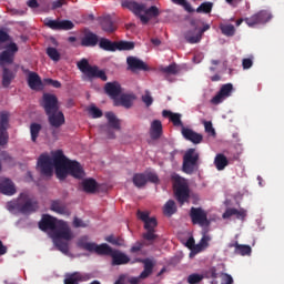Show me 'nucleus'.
I'll return each mask as SVG.
<instances>
[{
	"instance_id": "f257e3e1",
	"label": "nucleus",
	"mask_w": 284,
	"mask_h": 284,
	"mask_svg": "<svg viewBox=\"0 0 284 284\" xmlns=\"http://www.w3.org/2000/svg\"><path fill=\"white\" fill-rule=\"evenodd\" d=\"M53 163L57 179L60 181H65L68 175L73 176V179H83L85 176V171L81 163L68 159L61 150L53 153Z\"/></svg>"
},
{
	"instance_id": "f03ea898",
	"label": "nucleus",
	"mask_w": 284,
	"mask_h": 284,
	"mask_svg": "<svg viewBox=\"0 0 284 284\" xmlns=\"http://www.w3.org/2000/svg\"><path fill=\"white\" fill-rule=\"evenodd\" d=\"M121 7L133 12L135 17H139L142 23H150V19H156L161 14L159 7L152 6L149 9L145 8V4L134 2L132 0H122Z\"/></svg>"
},
{
	"instance_id": "7ed1b4c3",
	"label": "nucleus",
	"mask_w": 284,
	"mask_h": 284,
	"mask_svg": "<svg viewBox=\"0 0 284 284\" xmlns=\"http://www.w3.org/2000/svg\"><path fill=\"white\" fill-rule=\"evenodd\" d=\"M8 210H16L20 214H32L39 210V202L32 200L27 193H21L14 201L8 203Z\"/></svg>"
},
{
	"instance_id": "20e7f679",
	"label": "nucleus",
	"mask_w": 284,
	"mask_h": 284,
	"mask_svg": "<svg viewBox=\"0 0 284 284\" xmlns=\"http://www.w3.org/2000/svg\"><path fill=\"white\" fill-rule=\"evenodd\" d=\"M138 219L144 222V230H146V232L142 234V239L148 241L150 245H153L154 241L159 239V235L156 234V227L159 226L156 217H150V213L139 210Z\"/></svg>"
},
{
	"instance_id": "39448f33",
	"label": "nucleus",
	"mask_w": 284,
	"mask_h": 284,
	"mask_svg": "<svg viewBox=\"0 0 284 284\" xmlns=\"http://www.w3.org/2000/svg\"><path fill=\"white\" fill-rule=\"evenodd\" d=\"M173 190L175 200L180 205H185L190 203V184L187 181L180 175L173 176Z\"/></svg>"
},
{
	"instance_id": "423d86ee",
	"label": "nucleus",
	"mask_w": 284,
	"mask_h": 284,
	"mask_svg": "<svg viewBox=\"0 0 284 284\" xmlns=\"http://www.w3.org/2000/svg\"><path fill=\"white\" fill-rule=\"evenodd\" d=\"M77 68L82 74H85L88 79H101V81H108L105 71L100 70L97 65H90V62L85 58L77 62Z\"/></svg>"
},
{
	"instance_id": "0eeeda50",
	"label": "nucleus",
	"mask_w": 284,
	"mask_h": 284,
	"mask_svg": "<svg viewBox=\"0 0 284 284\" xmlns=\"http://www.w3.org/2000/svg\"><path fill=\"white\" fill-rule=\"evenodd\" d=\"M201 154L196 149H187L183 155L182 170L185 174H194L199 170Z\"/></svg>"
},
{
	"instance_id": "6e6552de",
	"label": "nucleus",
	"mask_w": 284,
	"mask_h": 284,
	"mask_svg": "<svg viewBox=\"0 0 284 284\" xmlns=\"http://www.w3.org/2000/svg\"><path fill=\"white\" fill-rule=\"evenodd\" d=\"M104 116L108 124L100 125V132L101 134H105L106 139H115L114 130H121V120L112 111L106 112Z\"/></svg>"
},
{
	"instance_id": "1a4fd4ad",
	"label": "nucleus",
	"mask_w": 284,
	"mask_h": 284,
	"mask_svg": "<svg viewBox=\"0 0 284 284\" xmlns=\"http://www.w3.org/2000/svg\"><path fill=\"white\" fill-rule=\"evenodd\" d=\"M78 247L87 252H94L98 256H112V252L114 251V248L105 243L99 245L94 242H84L83 239L78 241Z\"/></svg>"
},
{
	"instance_id": "9d476101",
	"label": "nucleus",
	"mask_w": 284,
	"mask_h": 284,
	"mask_svg": "<svg viewBox=\"0 0 284 284\" xmlns=\"http://www.w3.org/2000/svg\"><path fill=\"white\" fill-rule=\"evenodd\" d=\"M189 216L193 225H200V227H203V230L210 227L211 225L210 219H207V211H205L203 207L192 206Z\"/></svg>"
},
{
	"instance_id": "9b49d317",
	"label": "nucleus",
	"mask_w": 284,
	"mask_h": 284,
	"mask_svg": "<svg viewBox=\"0 0 284 284\" xmlns=\"http://www.w3.org/2000/svg\"><path fill=\"white\" fill-rule=\"evenodd\" d=\"M42 108L45 114L51 112H59V99L52 93H44L42 97Z\"/></svg>"
},
{
	"instance_id": "f8f14e48",
	"label": "nucleus",
	"mask_w": 284,
	"mask_h": 284,
	"mask_svg": "<svg viewBox=\"0 0 284 284\" xmlns=\"http://www.w3.org/2000/svg\"><path fill=\"white\" fill-rule=\"evenodd\" d=\"M9 125H10V113L8 111L0 112V145L8 144Z\"/></svg>"
},
{
	"instance_id": "ddd939ff",
	"label": "nucleus",
	"mask_w": 284,
	"mask_h": 284,
	"mask_svg": "<svg viewBox=\"0 0 284 284\" xmlns=\"http://www.w3.org/2000/svg\"><path fill=\"white\" fill-rule=\"evenodd\" d=\"M45 28H50V30H72L74 29V22L70 20H52L50 18H45L43 21Z\"/></svg>"
},
{
	"instance_id": "4468645a",
	"label": "nucleus",
	"mask_w": 284,
	"mask_h": 284,
	"mask_svg": "<svg viewBox=\"0 0 284 284\" xmlns=\"http://www.w3.org/2000/svg\"><path fill=\"white\" fill-rule=\"evenodd\" d=\"M38 168H40V172L43 176H52L54 158L52 159L50 155L41 154L38 159Z\"/></svg>"
},
{
	"instance_id": "2eb2a0df",
	"label": "nucleus",
	"mask_w": 284,
	"mask_h": 284,
	"mask_svg": "<svg viewBox=\"0 0 284 284\" xmlns=\"http://www.w3.org/2000/svg\"><path fill=\"white\" fill-rule=\"evenodd\" d=\"M141 263L144 265V270L141 272V274L138 277H131L130 283L131 284H139L140 281H145L152 272H154V262L150 258L141 260Z\"/></svg>"
},
{
	"instance_id": "dca6fc26",
	"label": "nucleus",
	"mask_w": 284,
	"mask_h": 284,
	"mask_svg": "<svg viewBox=\"0 0 284 284\" xmlns=\"http://www.w3.org/2000/svg\"><path fill=\"white\" fill-rule=\"evenodd\" d=\"M232 90H234V85H232V83L223 84L216 95L212 98L211 103H213V105L223 103V99H227V97L232 94Z\"/></svg>"
},
{
	"instance_id": "f3484780",
	"label": "nucleus",
	"mask_w": 284,
	"mask_h": 284,
	"mask_svg": "<svg viewBox=\"0 0 284 284\" xmlns=\"http://www.w3.org/2000/svg\"><path fill=\"white\" fill-rule=\"evenodd\" d=\"M191 26L194 28L193 30H189L184 33V39L186 41V43H201V39H203V37L201 36V33L199 32V29L196 28V20H191Z\"/></svg>"
},
{
	"instance_id": "a211bd4d",
	"label": "nucleus",
	"mask_w": 284,
	"mask_h": 284,
	"mask_svg": "<svg viewBox=\"0 0 284 284\" xmlns=\"http://www.w3.org/2000/svg\"><path fill=\"white\" fill-rule=\"evenodd\" d=\"M182 136L186 141H191V143H194V145H199V143H203V134L196 133L194 130L182 126Z\"/></svg>"
},
{
	"instance_id": "6ab92c4d",
	"label": "nucleus",
	"mask_w": 284,
	"mask_h": 284,
	"mask_svg": "<svg viewBox=\"0 0 284 284\" xmlns=\"http://www.w3.org/2000/svg\"><path fill=\"white\" fill-rule=\"evenodd\" d=\"M126 63L129 67V70H140L142 72H148L150 70V67L143 62V60L136 58V57H129L126 58Z\"/></svg>"
},
{
	"instance_id": "aec40b11",
	"label": "nucleus",
	"mask_w": 284,
	"mask_h": 284,
	"mask_svg": "<svg viewBox=\"0 0 284 284\" xmlns=\"http://www.w3.org/2000/svg\"><path fill=\"white\" fill-rule=\"evenodd\" d=\"M38 225L42 232H48V230L54 231L57 230V220L52 215L44 214Z\"/></svg>"
},
{
	"instance_id": "412c9836",
	"label": "nucleus",
	"mask_w": 284,
	"mask_h": 284,
	"mask_svg": "<svg viewBox=\"0 0 284 284\" xmlns=\"http://www.w3.org/2000/svg\"><path fill=\"white\" fill-rule=\"evenodd\" d=\"M49 123L52 128H61L65 123V115H63V112L57 111L47 113Z\"/></svg>"
},
{
	"instance_id": "4be33fe9",
	"label": "nucleus",
	"mask_w": 284,
	"mask_h": 284,
	"mask_svg": "<svg viewBox=\"0 0 284 284\" xmlns=\"http://www.w3.org/2000/svg\"><path fill=\"white\" fill-rule=\"evenodd\" d=\"M72 241V231L68 225H62L53 233V241Z\"/></svg>"
},
{
	"instance_id": "5701e85b",
	"label": "nucleus",
	"mask_w": 284,
	"mask_h": 284,
	"mask_svg": "<svg viewBox=\"0 0 284 284\" xmlns=\"http://www.w3.org/2000/svg\"><path fill=\"white\" fill-rule=\"evenodd\" d=\"M23 72H29L28 75V85L31 90H42L43 82L41 81V77L37 72H30L29 70L22 69Z\"/></svg>"
},
{
	"instance_id": "b1692460",
	"label": "nucleus",
	"mask_w": 284,
	"mask_h": 284,
	"mask_svg": "<svg viewBox=\"0 0 284 284\" xmlns=\"http://www.w3.org/2000/svg\"><path fill=\"white\" fill-rule=\"evenodd\" d=\"M0 194H4V196H14V194H17L14 182L10 179L2 180L0 182Z\"/></svg>"
},
{
	"instance_id": "393cba45",
	"label": "nucleus",
	"mask_w": 284,
	"mask_h": 284,
	"mask_svg": "<svg viewBox=\"0 0 284 284\" xmlns=\"http://www.w3.org/2000/svg\"><path fill=\"white\" fill-rule=\"evenodd\" d=\"M104 92L108 97L116 101V98L121 97V84L119 82H108L104 85Z\"/></svg>"
},
{
	"instance_id": "a878e982",
	"label": "nucleus",
	"mask_w": 284,
	"mask_h": 284,
	"mask_svg": "<svg viewBox=\"0 0 284 284\" xmlns=\"http://www.w3.org/2000/svg\"><path fill=\"white\" fill-rule=\"evenodd\" d=\"M229 247H234V254H237L239 256H252V246L250 245L231 242Z\"/></svg>"
},
{
	"instance_id": "bb28decb",
	"label": "nucleus",
	"mask_w": 284,
	"mask_h": 284,
	"mask_svg": "<svg viewBox=\"0 0 284 284\" xmlns=\"http://www.w3.org/2000/svg\"><path fill=\"white\" fill-rule=\"evenodd\" d=\"M99 43V36L94 32L88 31L84 33L83 38L81 39V45L83 48H94Z\"/></svg>"
},
{
	"instance_id": "cd10ccee",
	"label": "nucleus",
	"mask_w": 284,
	"mask_h": 284,
	"mask_svg": "<svg viewBox=\"0 0 284 284\" xmlns=\"http://www.w3.org/2000/svg\"><path fill=\"white\" fill-rule=\"evenodd\" d=\"M163 134V124L161 123V120H154L151 123L150 128V136L152 141H159Z\"/></svg>"
},
{
	"instance_id": "c85d7f7f",
	"label": "nucleus",
	"mask_w": 284,
	"mask_h": 284,
	"mask_svg": "<svg viewBox=\"0 0 284 284\" xmlns=\"http://www.w3.org/2000/svg\"><path fill=\"white\" fill-rule=\"evenodd\" d=\"M100 26L103 32H106L108 34L116 32V23L112 21V17L110 16L101 18Z\"/></svg>"
},
{
	"instance_id": "c756f323",
	"label": "nucleus",
	"mask_w": 284,
	"mask_h": 284,
	"mask_svg": "<svg viewBox=\"0 0 284 284\" xmlns=\"http://www.w3.org/2000/svg\"><path fill=\"white\" fill-rule=\"evenodd\" d=\"M50 210L52 212H55V214H63L65 216H70V210H68V206L61 200L52 201Z\"/></svg>"
},
{
	"instance_id": "7c9ffc66",
	"label": "nucleus",
	"mask_w": 284,
	"mask_h": 284,
	"mask_svg": "<svg viewBox=\"0 0 284 284\" xmlns=\"http://www.w3.org/2000/svg\"><path fill=\"white\" fill-rule=\"evenodd\" d=\"M17 79V70L2 69V88H10L12 80Z\"/></svg>"
},
{
	"instance_id": "2f4dec72",
	"label": "nucleus",
	"mask_w": 284,
	"mask_h": 284,
	"mask_svg": "<svg viewBox=\"0 0 284 284\" xmlns=\"http://www.w3.org/2000/svg\"><path fill=\"white\" fill-rule=\"evenodd\" d=\"M134 101H136V95L134 93L123 94L119 100L114 101V105H122L123 108L130 109L134 105Z\"/></svg>"
},
{
	"instance_id": "473e14b6",
	"label": "nucleus",
	"mask_w": 284,
	"mask_h": 284,
	"mask_svg": "<svg viewBox=\"0 0 284 284\" xmlns=\"http://www.w3.org/2000/svg\"><path fill=\"white\" fill-rule=\"evenodd\" d=\"M111 258L112 265H128V262L130 261V257H128V255L121 253V251L118 250L112 251Z\"/></svg>"
},
{
	"instance_id": "72a5a7b5",
	"label": "nucleus",
	"mask_w": 284,
	"mask_h": 284,
	"mask_svg": "<svg viewBox=\"0 0 284 284\" xmlns=\"http://www.w3.org/2000/svg\"><path fill=\"white\" fill-rule=\"evenodd\" d=\"M231 216H236V219H240L241 221H243L245 219V216H247V211L241 209H227L224 213H223V219H231Z\"/></svg>"
},
{
	"instance_id": "f704fd0d",
	"label": "nucleus",
	"mask_w": 284,
	"mask_h": 284,
	"mask_svg": "<svg viewBox=\"0 0 284 284\" xmlns=\"http://www.w3.org/2000/svg\"><path fill=\"white\" fill-rule=\"evenodd\" d=\"M99 184L97 183V180L90 178V179H84L82 181V187L87 194H94L97 192V187Z\"/></svg>"
},
{
	"instance_id": "c9c22d12",
	"label": "nucleus",
	"mask_w": 284,
	"mask_h": 284,
	"mask_svg": "<svg viewBox=\"0 0 284 284\" xmlns=\"http://www.w3.org/2000/svg\"><path fill=\"white\" fill-rule=\"evenodd\" d=\"M98 42L101 50H105L106 52H116V42H112L106 38H101Z\"/></svg>"
},
{
	"instance_id": "e433bc0d",
	"label": "nucleus",
	"mask_w": 284,
	"mask_h": 284,
	"mask_svg": "<svg viewBox=\"0 0 284 284\" xmlns=\"http://www.w3.org/2000/svg\"><path fill=\"white\" fill-rule=\"evenodd\" d=\"M214 165L216 170L222 171L230 165V161H227V158L223 153H219L214 159Z\"/></svg>"
},
{
	"instance_id": "4c0bfd02",
	"label": "nucleus",
	"mask_w": 284,
	"mask_h": 284,
	"mask_svg": "<svg viewBox=\"0 0 284 284\" xmlns=\"http://www.w3.org/2000/svg\"><path fill=\"white\" fill-rule=\"evenodd\" d=\"M70 241H65V240H53V243L57 247V250H59V252H61L62 254H65V256H68V254H70Z\"/></svg>"
},
{
	"instance_id": "58836bf2",
	"label": "nucleus",
	"mask_w": 284,
	"mask_h": 284,
	"mask_svg": "<svg viewBox=\"0 0 284 284\" xmlns=\"http://www.w3.org/2000/svg\"><path fill=\"white\" fill-rule=\"evenodd\" d=\"M133 185H135V187H145V185H148V178L144 173H135L133 175Z\"/></svg>"
},
{
	"instance_id": "ea45409f",
	"label": "nucleus",
	"mask_w": 284,
	"mask_h": 284,
	"mask_svg": "<svg viewBox=\"0 0 284 284\" xmlns=\"http://www.w3.org/2000/svg\"><path fill=\"white\" fill-rule=\"evenodd\" d=\"M163 214L165 216H172L173 214H176V202H174V200H169L164 204Z\"/></svg>"
},
{
	"instance_id": "a19ab883",
	"label": "nucleus",
	"mask_w": 284,
	"mask_h": 284,
	"mask_svg": "<svg viewBox=\"0 0 284 284\" xmlns=\"http://www.w3.org/2000/svg\"><path fill=\"white\" fill-rule=\"evenodd\" d=\"M80 281H83V276L81 275V273L75 272L67 275V277L64 278V284H79Z\"/></svg>"
},
{
	"instance_id": "79ce46f5",
	"label": "nucleus",
	"mask_w": 284,
	"mask_h": 284,
	"mask_svg": "<svg viewBox=\"0 0 284 284\" xmlns=\"http://www.w3.org/2000/svg\"><path fill=\"white\" fill-rule=\"evenodd\" d=\"M3 63H14V53L10 52V50H4L0 54V65H3Z\"/></svg>"
},
{
	"instance_id": "37998d69",
	"label": "nucleus",
	"mask_w": 284,
	"mask_h": 284,
	"mask_svg": "<svg viewBox=\"0 0 284 284\" xmlns=\"http://www.w3.org/2000/svg\"><path fill=\"white\" fill-rule=\"evenodd\" d=\"M220 30L224 37H234V34H236L234 24H220Z\"/></svg>"
},
{
	"instance_id": "c03bdc74",
	"label": "nucleus",
	"mask_w": 284,
	"mask_h": 284,
	"mask_svg": "<svg viewBox=\"0 0 284 284\" xmlns=\"http://www.w3.org/2000/svg\"><path fill=\"white\" fill-rule=\"evenodd\" d=\"M41 124L39 123H31L30 125V134H31V141L33 143H37V139H39V133L41 132Z\"/></svg>"
},
{
	"instance_id": "a18cd8bd",
	"label": "nucleus",
	"mask_w": 284,
	"mask_h": 284,
	"mask_svg": "<svg viewBox=\"0 0 284 284\" xmlns=\"http://www.w3.org/2000/svg\"><path fill=\"white\" fill-rule=\"evenodd\" d=\"M134 42L132 41H119V42H115V50H126V51H130V50H134Z\"/></svg>"
},
{
	"instance_id": "49530a36",
	"label": "nucleus",
	"mask_w": 284,
	"mask_h": 284,
	"mask_svg": "<svg viewBox=\"0 0 284 284\" xmlns=\"http://www.w3.org/2000/svg\"><path fill=\"white\" fill-rule=\"evenodd\" d=\"M47 54L51 59V61H61V53H59V50L54 47L47 48Z\"/></svg>"
},
{
	"instance_id": "de8ad7c7",
	"label": "nucleus",
	"mask_w": 284,
	"mask_h": 284,
	"mask_svg": "<svg viewBox=\"0 0 284 284\" xmlns=\"http://www.w3.org/2000/svg\"><path fill=\"white\" fill-rule=\"evenodd\" d=\"M245 23L250 27V28H254V26H261V19L258 17V13H255L248 18L244 19Z\"/></svg>"
},
{
	"instance_id": "09e8293b",
	"label": "nucleus",
	"mask_w": 284,
	"mask_h": 284,
	"mask_svg": "<svg viewBox=\"0 0 284 284\" xmlns=\"http://www.w3.org/2000/svg\"><path fill=\"white\" fill-rule=\"evenodd\" d=\"M105 241L111 243V245H116L118 247H123L125 245V240L122 237H114V235L106 236Z\"/></svg>"
},
{
	"instance_id": "8fccbe9b",
	"label": "nucleus",
	"mask_w": 284,
	"mask_h": 284,
	"mask_svg": "<svg viewBox=\"0 0 284 284\" xmlns=\"http://www.w3.org/2000/svg\"><path fill=\"white\" fill-rule=\"evenodd\" d=\"M212 2H203L200 4V7L195 10L199 14L204 13V14H210L212 12Z\"/></svg>"
},
{
	"instance_id": "3c124183",
	"label": "nucleus",
	"mask_w": 284,
	"mask_h": 284,
	"mask_svg": "<svg viewBox=\"0 0 284 284\" xmlns=\"http://www.w3.org/2000/svg\"><path fill=\"white\" fill-rule=\"evenodd\" d=\"M257 17H260V22L267 23L268 21H272V12L268 10H261L257 12Z\"/></svg>"
},
{
	"instance_id": "603ef678",
	"label": "nucleus",
	"mask_w": 284,
	"mask_h": 284,
	"mask_svg": "<svg viewBox=\"0 0 284 284\" xmlns=\"http://www.w3.org/2000/svg\"><path fill=\"white\" fill-rule=\"evenodd\" d=\"M141 100L146 108H150L152 103H154V98H152V93H150L149 90L144 92V94L141 97Z\"/></svg>"
},
{
	"instance_id": "864d4df0",
	"label": "nucleus",
	"mask_w": 284,
	"mask_h": 284,
	"mask_svg": "<svg viewBox=\"0 0 284 284\" xmlns=\"http://www.w3.org/2000/svg\"><path fill=\"white\" fill-rule=\"evenodd\" d=\"M161 72H163L164 74H179V67L176 65V63H172L168 67L162 68Z\"/></svg>"
},
{
	"instance_id": "5fc2aeb1",
	"label": "nucleus",
	"mask_w": 284,
	"mask_h": 284,
	"mask_svg": "<svg viewBox=\"0 0 284 284\" xmlns=\"http://www.w3.org/2000/svg\"><path fill=\"white\" fill-rule=\"evenodd\" d=\"M221 274H223V272L220 271L219 267L213 266L211 267L207 272H206V276L209 278H221Z\"/></svg>"
},
{
	"instance_id": "6e6d98bb",
	"label": "nucleus",
	"mask_w": 284,
	"mask_h": 284,
	"mask_svg": "<svg viewBox=\"0 0 284 284\" xmlns=\"http://www.w3.org/2000/svg\"><path fill=\"white\" fill-rule=\"evenodd\" d=\"M209 232H210V230L207 227L202 230L203 236H202L200 243L203 247H207V245H209L207 243H210V241H212V237H210V235H207Z\"/></svg>"
},
{
	"instance_id": "4d7b16f0",
	"label": "nucleus",
	"mask_w": 284,
	"mask_h": 284,
	"mask_svg": "<svg viewBox=\"0 0 284 284\" xmlns=\"http://www.w3.org/2000/svg\"><path fill=\"white\" fill-rule=\"evenodd\" d=\"M201 281H203V275H201L199 273H193V274L189 275V277H187L189 284H199V283H201Z\"/></svg>"
},
{
	"instance_id": "13d9d810",
	"label": "nucleus",
	"mask_w": 284,
	"mask_h": 284,
	"mask_svg": "<svg viewBox=\"0 0 284 284\" xmlns=\"http://www.w3.org/2000/svg\"><path fill=\"white\" fill-rule=\"evenodd\" d=\"M170 121L173 123L175 128H184L183 121H181V113H173Z\"/></svg>"
},
{
	"instance_id": "bf43d9fd",
	"label": "nucleus",
	"mask_w": 284,
	"mask_h": 284,
	"mask_svg": "<svg viewBox=\"0 0 284 284\" xmlns=\"http://www.w3.org/2000/svg\"><path fill=\"white\" fill-rule=\"evenodd\" d=\"M89 114L92 116V119H101V116H103V111L93 105L89 109Z\"/></svg>"
},
{
	"instance_id": "052dcab7",
	"label": "nucleus",
	"mask_w": 284,
	"mask_h": 284,
	"mask_svg": "<svg viewBox=\"0 0 284 284\" xmlns=\"http://www.w3.org/2000/svg\"><path fill=\"white\" fill-rule=\"evenodd\" d=\"M221 284H233L234 283V278H232V275L227 274V273H221Z\"/></svg>"
},
{
	"instance_id": "680f3d73",
	"label": "nucleus",
	"mask_w": 284,
	"mask_h": 284,
	"mask_svg": "<svg viewBox=\"0 0 284 284\" xmlns=\"http://www.w3.org/2000/svg\"><path fill=\"white\" fill-rule=\"evenodd\" d=\"M146 176V183H159V175L156 173L150 172L148 174H145Z\"/></svg>"
},
{
	"instance_id": "e2e57ef3",
	"label": "nucleus",
	"mask_w": 284,
	"mask_h": 284,
	"mask_svg": "<svg viewBox=\"0 0 284 284\" xmlns=\"http://www.w3.org/2000/svg\"><path fill=\"white\" fill-rule=\"evenodd\" d=\"M204 129L207 134H211L212 136H216V131L214 130V126L212 125V122H204Z\"/></svg>"
},
{
	"instance_id": "0e129e2a",
	"label": "nucleus",
	"mask_w": 284,
	"mask_h": 284,
	"mask_svg": "<svg viewBox=\"0 0 284 284\" xmlns=\"http://www.w3.org/2000/svg\"><path fill=\"white\" fill-rule=\"evenodd\" d=\"M67 3L68 1L65 0H55L51 4V10H59V8H63Z\"/></svg>"
},
{
	"instance_id": "69168bd1",
	"label": "nucleus",
	"mask_w": 284,
	"mask_h": 284,
	"mask_svg": "<svg viewBox=\"0 0 284 284\" xmlns=\"http://www.w3.org/2000/svg\"><path fill=\"white\" fill-rule=\"evenodd\" d=\"M252 65H254V61H252V59L245 58L242 60L243 70H250V68H252Z\"/></svg>"
},
{
	"instance_id": "338daca9",
	"label": "nucleus",
	"mask_w": 284,
	"mask_h": 284,
	"mask_svg": "<svg viewBox=\"0 0 284 284\" xmlns=\"http://www.w3.org/2000/svg\"><path fill=\"white\" fill-rule=\"evenodd\" d=\"M73 227H88V223L83 222V220L79 217L73 219Z\"/></svg>"
},
{
	"instance_id": "774afa93",
	"label": "nucleus",
	"mask_w": 284,
	"mask_h": 284,
	"mask_svg": "<svg viewBox=\"0 0 284 284\" xmlns=\"http://www.w3.org/2000/svg\"><path fill=\"white\" fill-rule=\"evenodd\" d=\"M141 250H143V244L138 242L131 247L130 252L131 254H136V252H141Z\"/></svg>"
}]
</instances>
